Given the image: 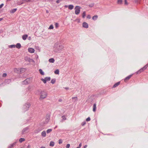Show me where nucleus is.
<instances>
[{
    "mask_svg": "<svg viewBox=\"0 0 148 148\" xmlns=\"http://www.w3.org/2000/svg\"><path fill=\"white\" fill-rule=\"evenodd\" d=\"M63 48V46L62 45L55 44L54 46V51L55 52L59 53Z\"/></svg>",
    "mask_w": 148,
    "mask_h": 148,
    "instance_id": "nucleus-1",
    "label": "nucleus"
},
{
    "mask_svg": "<svg viewBox=\"0 0 148 148\" xmlns=\"http://www.w3.org/2000/svg\"><path fill=\"white\" fill-rule=\"evenodd\" d=\"M30 106V103H26L23 106V110L24 112L28 110Z\"/></svg>",
    "mask_w": 148,
    "mask_h": 148,
    "instance_id": "nucleus-2",
    "label": "nucleus"
},
{
    "mask_svg": "<svg viewBox=\"0 0 148 148\" xmlns=\"http://www.w3.org/2000/svg\"><path fill=\"white\" fill-rule=\"evenodd\" d=\"M40 99H44L46 98L47 95V93L44 91H43L40 94Z\"/></svg>",
    "mask_w": 148,
    "mask_h": 148,
    "instance_id": "nucleus-3",
    "label": "nucleus"
},
{
    "mask_svg": "<svg viewBox=\"0 0 148 148\" xmlns=\"http://www.w3.org/2000/svg\"><path fill=\"white\" fill-rule=\"evenodd\" d=\"M81 7L79 6H76L75 8V13L76 14H78L80 12Z\"/></svg>",
    "mask_w": 148,
    "mask_h": 148,
    "instance_id": "nucleus-4",
    "label": "nucleus"
},
{
    "mask_svg": "<svg viewBox=\"0 0 148 148\" xmlns=\"http://www.w3.org/2000/svg\"><path fill=\"white\" fill-rule=\"evenodd\" d=\"M147 68V66H145L143 67L142 68H141L138 71H137L136 72V73L137 74H139L142 72L144 70H145Z\"/></svg>",
    "mask_w": 148,
    "mask_h": 148,
    "instance_id": "nucleus-5",
    "label": "nucleus"
},
{
    "mask_svg": "<svg viewBox=\"0 0 148 148\" xmlns=\"http://www.w3.org/2000/svg\"><path fill=\"white\" fill-rule=\"evenodd\" d=\"M29 78H27L25 80L22 82V83L23 84H26L29 82Z\"/></svg>",
    "mask_w": 148,
    "mask_h": 148,
    "instance_id": "nucleus-6",
    "label": "nucleus"
},
{
    "mask_svg": "<svg viewBox=\"0 0 148 148\" xmlns=\"http://www.w3.org/2000/svg\"><path fill=\"white\" fill-rule=\"evenodd\" d=\"M133 74L130 75L126 77L124 79V80L125 82H126L127 81L129 80L130 78L132 77Z\"/></svg>",
    "mask_w": 148,
    "mask_h": 148,
    "instance_id": "nucleus-7",
    "label": "nucleus"
},
{
    "mask_svg": "<svg viewBox=\"0 0 148 148\" xmlns=\"http://www.w3.org/2000/svg\"><path fill=\"white\" fill-rule=\"evenodd\" d=\"M82 26L84 28H87L88 27V25L87 23L86 22H84L83 23Z\"/></svg>",
    "mask_w": 148,
    "mask_h": 148,
    "instance_id": "nucleus-8",
    "label": "nucleus"
},
{
    "mask_svg": "<svg viewBox=\"0 0 148 148\" xmlns=\"http://www.w3.org/2000/svg\"><path fill=\"white\" fill-rule=\"evenodd\" d=\"M28 51L30 53H34V49L31 48H29L28 49Z\"/></svg>",
    "mask_w": 148,
    "mask_h": 148,
    "instance_id": "nucleus-9",
    "label": "nucleus"
},
{
    "mask_svg": "<svg viewBox=\"0 0 148 148\" xmlns=\"http://www.w3.org/2000/svg\"><path fill=\"white\" fill-rule=\"evenodd\" d=\"M26 70L25 68H21L20 69V73H22L25 72Z\"/></svg>",
    "mask_w": 148,
    "mask_h": 148,
    "instance_id": "nucleus-10",
    "label": "nucleus"
},
{
    "mask_svg": "<svg viewBox=\"0 0 148 148\" xmlns=\"http://www.w3.org/2000/svg\"><path fill=\"white\" fill-rule=\"evenodd\" d=\"M14 71L15 73H20V69L15 68L14 69Z\"/></svg>",
    "mask_w": 148,
    "mask_h": 148,
    "instance_id": "nucleus-11",
    "label": "nucleus"
},
{
    "mask_svg": "<svg viewBox=\"0 0 148 148\" xmlns=\"http://www.w3.org/2000/svg\"><path fill=\"white\" fill-rule=\"evenodd\" d=\"M16 143V142H14L13 143L10 144L8 146V148H12L15 145Z\"/></svg>",
    "mask_w": 148,
    "mask_h": 148,
    "instance_id": "nucleus-12",
    "label": "nucleus"
},
{
    "mask_svg": "<svg viewBox=\"0 0 148 148\" xmlns=\"http://www.w3.org/2000/svg\"><path fill=\"white\" fill-rule=\"evenodd\" d=\"M120 82H118L116 83H115V84H114V85H113V86L112 87V88H115V87H116L117 86H118L120 84Z\"/></svg>",
    "mask_w": 148,
    "mask_h": 148,
    "instance_id": "nucleus-13",
    "label": "nucleus"
},
{
    "mask_svg": "<svg viewBox=\"0 0 148 148\" xmlns=\"http://www.w3.org/2000/svg\"><path fill=\"white\" fill-rule=\"evenodd\" d=\"M17 10V8H15L12 9L10 11V12L12 13H13L15 12Z\"/></svg>",
    "mask_w": 148,
    "mask_h": 148,
    "instance_id": "nucleus-14",
    "label": "nucleus"
},
{
    "mask_svg": "<svg viewBox=\"0 0 148 148\" xmlns=\"http://www.w3.org/2000/svg\"><path fill=\"white\" fill-rule=\"evenodd\" d=\"M42 91L41 90H40V89L38 90H37V91L36 93V94L37 95H39L40 94H41V92Z\"/></svg>",
    "mask_w": 148,
    "mask_h": 148,
    "instance_id": "nucleus-15",
    "label": "nucleus"
},
{
    "mask_svg": "<svg viewBox=\"0 0 148 148\" xmlns=\"http://www.w3.org/2000/svg\"><path fill=\"white\" fill-rule=\"evenodd\" d=\"M28 129V127H26L22 131V133L23 134L25 133L26 132V131Z\"/></svg>",
    "mask_w": 148,
    "mask_h": 148,
    "instance_id": "nucleus-16",
    "label": "nucleus"
},
{
    "mask_svg": "<svg viewBox=\"0 0 148 148\" xmlns=\"http://www.w3.org/2000/svg\"><path fill=\"white\" fill-rule=\"evenodd\" d=\"M96 104L95 103L94 104L93 108V111L95 112L96 111Z\"/></svg>",
    "mask_w": 148,
    "mask_h": 148,
    "instance_id": "nucleus-17",
    "label": "nucleus"
},
{
    "mask_svg": "<svg viewBox=\"0 0 148 148\" xmlns=\"http://www.w3.org/2000/svg\"><path fill=\"white\" fill-rule=\"evenodd\" d=\"M41 135L43 137H45L46 136V132L45 131H44L42 132L41 133Z\"/></svg>",
    "mask_w": 148,
    "mask_h": 148,
    "instance_id": "nucleus-18",
    "label": "nucleus"
},
{
    "mask_svg": "<svg viewBox=\"0 0 148 148\" xmlns=\"http://www.w3.org/2000/svg\"><path fill=\"white\" fill-rule=\"evenodd\" d=\"M21 47V45L20 43H18L16 44V47L18 49L20 48Z\"/></svg>",
    "mask_w": 148,
    "mask_h": 148,
    "instance_id": "nucleus-19",
    "label": "nucleus"
},
{
    "mask_svg": "<svg viewBox=\"0 0 148 148\" xmlns=\"http://www.w3.org/2000/svg\"><path fill=\"white\" fill-rule=\"evenodd\" d=\"M49 61L50 63H53L55 62V60L53 58H51L49 59Z\"/></svg>",
    "mask_w": 148,
    "mask_h": 148,
    "instance_id": "nucleus-20",
    "label": "nucleus"
},
{
    "mask_svg": "<svg viewBox=\"0 0 148 148\" xmlns=\"http://www.w3.org/2000/svg\"><path fill=\"white\" fill-rule=\"evenodd\" d=\"M11 82V80L10 79H6L4 82V83H6L7 84H9Z\"/></svg>",
    "mask_w": 148,
    "mask_h": 148,
    "instance_id": "nucleus-21",
    "label": "nucleus"
},
{
    "mask_svg": "<svg viewBox=\"0 0 148 148\" xmlns=\"http://www.w3.org/2000/svg\"><path fill=\"white\" fill-rule=\"evenodd\" d=\"M27 35H23L22 36V38L23 40H25L27 39Z\"/></svg>",
    "mask_w": 148,
    "mask_h": 148,
    "instance_id": "nucleus-22",
    "label": "nucleus"
},
{
    "mask_svg": "<svg viewBox=\"0 0 148 148\" xmlns=\"http://www.w3.org/2000/svg\"><path fill=\"white\" fill-rule=\"evenodd\" d=\"M68 8L69 9L71 10L73 8L74 6L72 5H69Z\"/></svg>",
    "mask_w": 148,
    "mask_h": 148,
    "instance_id": "nucleus-23",
    "label": "nucleus"
},
{
    "mask_svg": "<svg viewBox=\"0 0 148 148\" xmlns=\"http://www.w3.org/2000/svg\"><path fill=\"white\" fill-rule=\"evenodd\" d=\"M98 18L97 15H95L93 16L92 17V19L94 20H96Z\"/></svg>",
    "mask_w": 148,
    "mask_h": 148,
    "instance_id": "nucleus-24",
    "label": "nucleus"
},
{
    "mask_svg": "<svg viewBox=\"0 0 148 148\" xmlns=\"http://www.w3.org/2000/svg\"><path fill=\"white\" fill-rule=\"evenodd\" d=\"M8 47L9 48H14L16 47V45H13L8 46Z\"/></svg>",
    "mask_w": 148,
    "mask_h": 148,
    "instance_id": "nucleus-25",
    "label": "nucleus"
},
{
    "mask_svg": "<svg viewBox=\"0 0 148 148\" xmlns=\"http://www.w3.org/2000/svg\"><path fill=\"white\" fill-rule=\"evenodd\" d=\"M39 72L41 75H44V72L41 69H40L39 70Z\"/></svg>",
    "mask_w": 148,
    "mask_h": 148,
    "instance_id": "nucleus-26",
    "label": "nucleus"
},
{
    "mask_svg": "<svg viewBox=\"0 0 148 148\" xmlns=\"http://www.w3.org/2000/svg\"><path fill=\"white\" fill-rule=\"evenodd\" d=\"M54 145V143L52 141L50 142L49 144V145L50 146L53 147Z\"/></svg>",
    "mask_w": 148,
    "mask_h": 148,
    "instance_id": "nucleus-27",
    "label": "nucleus"
},
{
    "mask_svg": "<svg viewBox=\"0 0 148 148\" xmlns=\"http://www.w3.org/2000/svg\"><path fill=\"white\" fill-rule=\"evenodd\" d=\"M45 79L46 82L49 81L51 79V78L50 77H45Z\"/></svg>",
    "mask_w": 148,
    "mask_h": 148,
    "instance_id": "nucleus-28",
    "label": "nucleus"
},
{
    "mask_svg": "<svg viewBox=\"0 0 148 148\" xmlns=\"http://www.w3.org/2000/svg\"><path fill=\"white\" fill-rule=\"evenodd\" d=\"M23 1H25L29 3L33 2L34 0H23Z\"/></svg>",
    "mask_w": 148,
    "mask_h": 148,
    "instance_id": "nucleus-29",
    "label": "nucleus"
},
{
    "mask_svg": "<svg viewBox=\"0 0 148 148\" xmlns=\"http://www.w3.org/2000/svg\"><path fill=\"white\" fill-rule=\"evenodd\" d=\"M25 139L24 138H21L19 140V141L20 143H21L23 141H25Z\"/></svg>",
    "mask_w": 148,
    "mask_h": 148,
    "instance_id": "nucleus-30",
    "label": "nucleus"
},
{
    "mask_svg": "<svg viewBox=\"0 0 148 148\" xmlns=\"http://www.w3.org/2000/svg\"><path fill=\"white\" fill-rule=\"evenodd\" d=\"M49 119H50V117H49V116H47L46 118V122L47 123L49 121Z\"/></svg>",
    "mask_w": 148,
    "mask_h": 148,
    "instance_id": "nucleus-31",
    "label": "nucleus"
},
{
    "mask_svg": "<svg viewBox=\"0 0 148 148\" xmlns=\"http://www.w3.org/2000/svg\"><path fill=\"white\" fill-rule=\"evenodd\" d=\"M59 70L58 69L56 70L55 71L54 73L56 74H59Z\"/></svg>",
    "mask_w": 148,
    "mask_h": 148,
    "instance_id": "nucleus-32",
    "label": "nucleus"
},
{
    "mask_svg": "<svg viewBox=\"0 0 148 148\" xmlns=\"http://www.w3.org/2000/svg\"><path fill=\"white\" fill-rule=\"evenodd\" d=\"M85 16H86V12L84 11L83 12V13L82 14V17L83 18H84Z\"/></svg>",
    "mask_w": 148,
    "mask_h": 148,
    "instance_id": "nucleus-33",
    "label": "nucleus"
},
{
    "mask_svg": "<svg viewBox=\"0 0 148 148\" xmlns=\"http://www.w3.org/2000/svg\"><path fill=\"white\" fill-rule=\"evenodd\" d=\"M56 80L55 79H52L51 80V83L54 84L56 82Z\"/></svg>",
    "mask_w": 148,
    "mask_h": 148,
    "instance_id": "nucleus-34",
    "label": "nucleus"
},
{
    "mask_svg": "<svg viewBox=\"0 0 148 148\" xmlns=\"http://www.w3.org/2000/svg\"><path fill=\"white\" fill-rule=\"evenodd\" d=\"M94 5V3H91L90 4H89L88 5V6L90 7H92Z\"/></svg>",
    "mask_w": 148,
    "mask_h": 148,
    "instance_id": "nucleus-35",
    "label": "nucleus"
},
{
    "mask_svg": "<svg viewBox=\"0 0 148 148\" xmlns=\"http://www.w3.org/2000/svg\"><path fill=\"white\" fill-rule=\"evenodd\" d=\"M53 26L52 25H51L49 28V29H53Z\"/></svg>",
    "mask_w": 148,
    "mask_h": 148,
    "instance_id": "nucleus-36",
    "label": "nucleus"
},
{
    "mask_svg": "<svg viewBox=\"0 0 148 148\" xmlns=\"http://www.w3.org/2000/svg\"><path fill=\"white\" fill-rule=\"evenodd\" d=\"M52 130L51 129H48V130H47V133H49L50 132H51L52 131Z\"/></svg>",
    "mask_w": 148,
    "mask_h": 148,
    "instance_id": "nucleus-37",
    "label": "nucleus"
},
{
    "mask_svg": "<svg viewBox=\"0 0 148 148\" xmlns=\"http://www.w3.org/2000/svg\"><path fill=\"white\" fill-rule=\"evenodd\" d=\"M118 3L119 4H121L122 3V0H118Z\"/></svg>",
    "mask_w": 148,
    "mask_h": 148,
    "instance_id": "nucleus-38",
    "label": "nucleus"
},
{
    "mask_svg": "<svg viewBox=\"0 0 148 148\" xmlns=\"http://www.w3.org/2000/svg\"><path fill=\"white\" fill-rule=\"evenodd\" d=\"M41 80H42L45 84L46 83V81L45 79V78L44 79L43 78H42L41 79Z\"/></svg>",
    "mask_w": 148,
    "mask_h": 148,
    "instance_id": "nucleus-39",
    "label": "nucleus"
},
{
    "mask_svg": "<svg viewBox=\"0 0 148 148\" xmlns=\"http://www.w3.org/2000/svg\"><path fill=\"white\" fill-rule=\"evenodd\" d=\"M62 120H65L66 119V118L65 117V116L64 115H63L62 116Z\"/></svg>",
    "mask_w": 148,
    "mask_h": 148,
    "instance_id": "nucleus-40",
    "label": "nucleus"
},
{
    "mask_svg": "<svg viewBox=\"0 0 148 148\" xmlns=\"http://www.w3.org/2000/svg\"><path fill=\"white\" fill-rule=\"evenodd\" d=\"M55 26L56 28H57L59 26V24L57 23H56L55 24Z\"/></svg>",
    "mask_w": 148,
    "mask_h": 148,
    "instance_id": "nucleus-41",
    "label": "nucleus"
},
{
    "mask_svg": "<svg viewBox=\"0 0 148 148\" xmlns=\"http://www.w3.org/2000/svg\"><path fill=\"white\" fill-rule=\"evenodd\" d=\"M86 124V122L85 121H84L83 122L82 124H81V125L82 126H83L85 124Z\"/></svg>",
    "mask_w": 148,
    "mask_h": 148,
    "instance_id": "nucleus-42",
    "label": "nucleus"
},
{
    "mask_svg": "<svg viewBox=\"0 0 148 148\" xmlns=\"http://www.w3.org/2000/svg\"><path fill=\"white\" fill-rule=\"evenodd\" d=\"M90 117H88V118H87L86 119V121H90Z\"/></svg>",
    "mask_w": 148,
    "mask_h": 148,
    "instance_id": "nucleus-43",
    "label": "nucleus"
},
{
    "mask_svg": "<svg viewBox=\"0 0 148 148\" xmlns=\"http://www.w3.org/2000/svg\"><path fill=\"white\" fill-rule=\"evenodd\" d=\"M87 18L88 19H90L91 18V16L90 15H88L87 16Z\"/></svg>",
    "mask_w": 148,
    "mask_h": 148,
    "instance_id": "nucleus-44",
    "label": "nucleus"
},
{
    "mask_svg": "<svg viewBox=\"0 0 148 148\" xmlns=\"http://www.w3.org/2000/svg\"><path fill=\"white\" fill-rule=\"evenodd\" d=\"M70 147V145L69 144H68L66 145V148H69Z\"/></svg>",
    "mask_w": 148,
    "mask_h": 148,
    "instance_id": "nucleus-45",
    "label": "nucleus"
},
{
    "mask_svg": "<svg viewBox=\"0 0 148 148\" xmlns=\"http://www.w3.org/2000/svg\"><path fill=\"white\" fill-rule=\"evenodd\" d=\"M7 76V74L6 73H4L3 74L2 76L3 77H5Z\"/></svg>",
    "mask_w": 148,
    "mask_h": 148,
    "instance_id": "nucleus-46",
    "label": "nucleus"
},
{
    "mask_svg": "<svg viewBox=\"0 0 148 148\" xmlns=\"http://www.w3.org/2000/svg\"><path fill=\"white\" fill-rule=\"evenodd\" d=\"M62 143V140H61V139L59 140V144H61Z\"/></svg>",
    "mask_w": 148,
    "mask_h": 148,
    "instance_id": "nucleus-47",
    "label": "nucleus"
},
{
    "mask_svg": "<svg viewBox=\"0 0 148 148\" xmlns=\"http://www.w3.org/2000/svg\"><path fill=\"white\" fill-rule=\"evenodd\" d=\"M72 99H75L76 100H77V97H73L72 98Z\"/></svg>",
    "mask_w": 148,
    "mask_h": 148,
    "instance_id": "nucleus-48",
    "label": "nucleus"
},
{
    "mask_svg": "<svg viewBox=\"0 0 148 148\" xmlns=\"http://www.w3.org/2000/svg\"><path fill=\"white\" fill-rule=\"evenodd\" d=\"M4 4L3 3H2L0 5V8H1L3 6Z\"/></svg>",
    "mask_w": 148,
    "mask_h": 148,
    "instance_id": "nucleus-49",
    "label": "nucleus"
},
{
    "mask_svg": "<svg viewBox=\"0 0 148 148\" xmlns=\"http://www.w3.org/2000/svg\"><path fill=\"white\" fill-rule=\"evenodd\" d=\"M61 0H58L56 1V2L57 3H59L61 1Z\"/></svg>",
    "mask_w": 148,
    "mask_h": 148,
    "instance_id": "nucleus-50",
    "label": "nucleus"
},
{
    "mask_svg": "<svg viewBox=\"0 0 148 148\" xmlns=\"http://www.w3.org/2000/svg\"><path fill=\"white\" fill-rule=\"evenodd\" d=\"M125 5H127V0H125Z\"/></svg>",
    "mask_w": 148,
    "mask_h": 148,
    "instance_id": "nucleus-51",
    "label": "nucleus"
},
{
    "mask_svg": "<svg viewBox=\"0 0 148 148\" xmlns=\"http://www.w3.org/2000/svg\"><path fill=\"white\" fill-rule=\"evenodd\" d=\"M79 147H79V148H80L81 146H82V143H80L79 145Z\"/></svg>",
    "mask_w": 148,
    "mask_h": 148,
    "instance_id": "nucleus-52",
    "label": "nucleus"
},
{
    "mask_svg": "<svg viewBox=\"0 0 148 148\" xmlns=\"http://www.w3.org/2000/svg\"><path fill=\"white\" fill-rule=\"evenodd\" d=\"M58 101L59 102H61L62 101V100L61 99H59Z\"/></svg>",
    "mask_w": 148,
    "mask_h": 148,
    "instance_id": "nucleus-53",
    "label": "nucleus"
},
{
    "mask_svg": "<svg viewBox=\"0 0 148 148\" xmlns=\"http://www.w3.org/2000/svg\"><path fill=\"white\" fill-rule=\"evenodd\" d=\"M87 145H85L84 147V148H86V147H87Z\"/></svg>",
    "mask_w": 148,
    "mask_h": 148,
    "instance_id": "nucleus-54",
    "label": "nucleus"
},
{
    "mask_svg": "<svg viewBox=\"0 0 148 148\" xmlns=\"http://www.w3.org/2000/svg\"><path fill=\"white\" fill-rule=\"evenodd\" d=\"M3 20V18H0V21H1Z\"/></svg>",
    "mask_w": 148,
    "mask_h": 148,
    "instance_id": "nucleus-55",
    "label": "nucleus"
},
{
    "mask_svg": "<svg viewBox=\"0 0 148 148\" xmlns=\"http://www.w3.org/2000/svg\"><path fill=\"white\" fill-rule=\"evenodd\" d=\"M46 12L47 13H48L49 12V11L47 10L46 11Z\"/></svg>",
    "mask_w": 148,
    "mask_h": 148,
    "instance_id": "nucleus-56",
    "label": "nucleus"
},
{
    "mask_svg": "<svg viewBox=\"0 0 148 148\" xmlns=\"http://www.w3.org/2000/svg\"><path fill=\"white\" fill-rule=\"evenodd\" d=\"M40 148H46L45 147L43 146H42Z\"/></svg>",
    "mask_w": 148,
    "mask_h": 148,
    "instance_id": "nucleus-57",
    "label": "nucleus"
},
{
    "mask_svg": "<svg viewBox=\"0 0 148 148\" xmlns=\"http://www.w3.org/2000/svg\"><path fill=\"white\" fill-rule=\"evenodd\" d=\"M65 88V89H66V90L69 89V88L68 87H66V88Z\"/></svg>",
    "mask_w": 148,
    "mask_h": 148,
    "instance_id": "nucleus-58",
    "label": "nucleus"
},
{
    "mask_svg": "<svg viewBox=\"0 0 148 148\" xmlns=\"http://www.w3.org/2000/svg\"><path fill=\"white\" fill-rule=\"evenodd\" d=\"M145 66H147V67L148 66V64H147L146 65H145Z\"/></svg>",
    "mask_w": 148,
    "mask_h": 148,
    "instance_id": "nucleus-59",
    "label": "nucleus"
},
{
    "mask_svg": "<svg viewBox=\"0 0 148 148\" xmlns=\"http://www.w3.org/2000/svg\"><path fill=\"white\" fill-rule=\"evenodd\" d=\"M2 84H3V83L1 84L0 85V86H1Z\"/></svg>",
    "mask_w": 148,
    "mask_h": 148,
    "instance_id": "nucleus-60",
    "label": "nucleus"
},
{
    "mask_svg": "<svg viewBox=\"0 0 148 148\" xmlns=\"http://www.w3.org/2000/svg\"><path fill=\"white\" fill-rule=\"evenodd\" d=\"M65 6L66 7H67L68 6H67V5H65Z\"/></svg>",
    "mask_w": 148,
    "mask_h": 148,
    "instance_id": "nucleus-61",
    "label": "nucleus"
},
{
    "mask_svg": "<svg viewBox=\"0 0 148 148\" xmlns=\"http://www.w3.org/2000/svg\"><path fill=\"white\" fill-rule=\"evenodd\" d=\"M11 0H7V1H10Z\"/></svg>",
    "mask_w": 148,
    "mask_h": 148,
    "instance_id": "nucleus-62",
    "label": "nucleus"
},
{
    "mask_svg": "<svg viewBox=\"0 0 148 148\" xmlns=\"http://www.w3.org/2000/svg\"><path fill=\"white\" fill-rule=\"evenodd\" d=\"M77 148H79V147H77Z\"/></svg>",
    "mask_w": 148,
    "mask_h": 148,
    "instance_id": "nucleus-63",
    "label": "nucleus"
},
{
    "mask_svg": "<svg viewBox=\"0 0 148 148\" xmlns=\"http://www.w3.org/2000/svg\"><path fill=\"white\" fill-rule=\"evenodd\" d=\"M23 3H21V4H23Z\"/></svg>",
    "mask_w": 148,
    "mask_h": 148,
    "instance_id": "nucleus-64",
    "label": "nucleus"
}]
</instances>
